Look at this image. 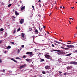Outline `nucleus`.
Masks as SVG:
<instances>
[{
    "instance_id": "nucleus-25",
    "label": "nucleus",
    "mask_w": 77,
    "mask_h": 77,
    "mask_svg": "<svg viewBox=\"0 0 77 77\" xmlns=\"http://www.w3.org/2000/svg\"><path fill=\"white\" fill-rule=\"evenodd\" d=\"M0 31H1V32H3V30H4V29L3 28H1L0 29Z\"/></svg>"
},
{
    "instance_id": "nucleus-40",
    "label": "nucleus",
    "mask_w": 77,
    "mask_h": 77,
    "mask_svg": "<svg viewBox=\"0 0 77 77\" xmlns=\"http://www.w3.org/2000/svg\"><path fill=\"white\" fill-rule=\"evenodd\" d=\"M64 75H66V73L65 72L63 74Z\"/></svg>"
},
{
    "instance_id": "nucleus-49",
    "label": "nucleus",
    "mask_w": 77,
    "mask_h": 77,
    "mask_svg": "<svg viewBox=\"0 0 77 77\" xmlns=\"http://www.w3.org/2000/svg\"><path fill=\"white\" fill-rule=\"evenodd\" d=\"M45 27H45V26H43V28H44V29H45Z\"/></svg>"
},
{
    "instance_id": "nucleus-23",
    "label": "nucleus",
    "mask_w": 77,
    "mask_h": 77,
    "mask_svg": "<svg viewBox=\"0 0 77 77\" xmlns=\"http://www.w3.org/2000/svg\"><path fill=\"white\" fill-rule=\"evenodd\" d=\"M12 4H9L8 5V7H11V6H12Z\"/></svg>"
},
{
    "instance_id": "nucleus-13",
    "label": "nucleus",
    "mask_w": 77,
    "mask_h": 77,
    "mask_svg": "<svg viewBox=\"0 0 77 77\" xmlns=\"http://www.w3.org/2000/svg\"><path fill=\"white\" fill-rule=\"evenodd\" d=\"M11 60H13V61H14V62H15L16 63H17V61H16V60H15L13 58H11Z\"/></svg>"
},
{
    "instance_id": "nucleus-44",
    "label": "nucleus",
    "mask_w": 77,
    "mask_h": 77,
    "mask_svg": "<svg viewBox=\"0 0 77 77\" xmlns=\"http://www.w3.org/2000/svg\"><path fill=\"white\" fill-rule=\"evenodd\" d=\"M2 60H0V63H2Z\"/></svg>"
},
{
    "instance_id": "nucleus-27",
    "label": "nucleus",
    "mask_w": 77,
    "mask_h": 77,
    "mask_svg": "<svg viewBox=\"0 0 77 77\" xmlns=\"http://www.w3.org/2000/svg\"><path fill=\"white\" fill-rule=\"evenodd\" d=\"M64 49L66 50H69V48H65Z\"/></svg>"
},
{
    "instance_id": "nucleus-10",
    "label": "nucleus",
    "mask_w": 77,
    "mask_h": 77,
    "mask_svg": "<svg viewBox=\"0 0 77 77\" xmlns=\"http://www.w3.org/2000/svg\"><path fill=\"white\" fill-rule=\"evenodd\" d=\"M35 34H38L39 33V32L37 29H36L35 31Z\"/></svg>"
},
{
    "instance_id": "nucleus-7",
    "label": "nucleus",
    "mask_w": 77,
    "mask_h": 77,
    "mask_svg": "<svg viewBox=\"0 0 77 77\" xmlns=\"http://www.w3.org/2000/svg\"><path fill=\"white\" fill-rule=\"evenodd\" d=\"M72 68V67L70 66H68L66 67L67 69L68 70L71 69V68Z\"/></svg>"
},
{
    "instance_id": "nucleus-59",
    "label": "nucleus",
    "mask_w": 77,
    "mask_h": 77,
    "mask_svg": "<svg viewBox=\"0 0 77 77\" xmlns=\"http://www.w3.org/2000/svg\"><path fill=\"white\" fill-rule=\"evenodd\" d=\"M69 20H71V19H72V18H69Z\"/></svg>"
},
{
    "instance_id": "nucleus-14",
    "label": "nucleus",
    "mask_w": 77,
    "mask_h": 77,
    "mask_svg": "<svg viewBox=\"0 0 77 77\" xmlns=\"http://www.w3.org/2000/svg\"><path fill=\"white\" fill-rule=\"evenodd\" d=\"M15 14L16 15H19V13H17V11H15Z\"/></svg>"
},
{
    "instance_id": "nucleus-58",
    "label": "nucleus",
    "mask_w": 77,
    "mask_h": 77,
    "mask_svg": "<svg viewBox=\"0 0 77 77\" xmlns=\"http://www.w3.org/2000/svg\"><path fill=\"white\" fill-rule=\"evenodd\" d=\"M59 75H62V74H61V73H60Z\"/></svg>"
},
{
    "instance_id": "nucleus-30",
    "label": "nucleus",
    "mask_w": 77,
    "mask_h": 77,
    "mask_svg": "<svg viewBox=\"0 0 77 77\" xmlns=\"http://www.w3.org/2000/svg\"><path fill=\"white\" fill-rule=\"evenodd\" d=\"M11 43L12 44H15V43H14V42H11Z\"/></svg>"
},
{
    "instance_id": "nucleus-17",
    "label": "nucleus",
    "mask_w": 77,
    "mask_h": 77,
    "mask_svg": "<svg viewBox=\"0 0 77 77\" xmlns=\"http://www.w3.org/2000/svg\"><path fill=\"white\" fill-rule=\"evenodd\" d=\"M74 45H70V48H74Z\"/></svg>"
},
{
    "instance_id": "nucleus-4",
    "label": "nucleus",
    "mask_w": 77,
    "mask_h": 77,
    "mask_svg": "<svg viewBox=\"0 0 77 77\" xmlns=\"http://www.w3.org/2000/svg\"><path fill=\"white\" fill-rule=\"evenodd\" d=\"M26 65L24 64V65L20 66V67H19V68L20 69H22L23 68H25V67H26Z\"/></svg>"
},
{
    "instance_id": "nucleus-42",
    "label": "nucleus",
    "mask_w": 77,
    "mask_h": 77,
    "mask_svg": "<svg viewBox=\"0 0 77 77\" xmlns=\"http://www.w3.org/2000/svg\"><path fill=\"white\" fill-rule=\"evenodd\" d=\"M23 57V58H25L26 57V56L24 55Z\"/></svg>"
},
{
    "instance_id": "nucleus-16",
    "label": "nucleus",
    "mask_w": 77,
    "mask_h": 77,
    "mask_svg": "<svg viewBox=\"0 0 77 77\" xmlns=\"http://www.w3.org/2000/svg\"><path fill=\"white\" fill-rule=\"evenodd\" d=\"M71 54H72L71 53H70V54H67V55H66V56H71Z\"/></svg>"
},
{
    "instance_id": "nucleus-11",
    "label": "nucleus",
    "mask_w": 77,
    "mask_h": 77,
    "mask_svg": "<svg viewBox=\"0 0 77 77\" xmlns=\"http://www.w3.org/2000/svg\"><path fill=\"white\" fill-rule=\"evenodd\" d=\"M23 9H25V6H23L21 8V11H23Z\"/></svg>"
},
{
    "instance_id": "nucleus-2",
    "label": "nucleus",
    "mask_w": 77,
    "mask_h": 77,
    "mask_svg": "<svg viewBox=\"0 0 77 77\" xmlns=\"http://www.w3.org/2000/svg\"><path fill=\"white\" fill-rule=\"evenodd\" d=\"M69 63L72 65H77V62L76 61H71Z\"/></svg>"
},
{
    "instance_id": "nucleus-55",
    "label": "nucleus",
    "mask_w": 77,
    "mask_h": 77,
    "mask_svg": "<svg viewBox=\"0 0 77 77\" xmlns=\"http://www.w3.org/2000/svg\"><path fill=\"white\" fill-rule=\"evenodd\" d=\"M39 54L40 55L41 54V53H39Z\"/></svg>"
},
{
    "instance_id": "nucleus-47",
    "label": "nucleus",
    "mask_w": 77,
    "mask_h": 77,
    "mask_svg": "<svg viewBox=\"0 0 77 77\" xmlns=\"http://www.w3.org/2000/svg\"><path fill=\"white\" fill-rule=\"evenodd\" d=\"M75 52H76V53H77V50H76L75 51H74Z\"/></svg>"
},
{
    "instance_id": "nucleus-53",
    "label": "nucleus",
    "mask_w": 77,
    "mask_h": 77,
    "mask_svg": "<svg viewBox=\"0 0 77 77\" xmlns=\"http://www.w3.org/2000/svg\"><path fill=\"white\" fill-rule=\"evenodd\" d=\"M75 37H76V36H77L75 35L76 34H75Z\"/></svg>"
},
{
    "instance_id": "nucleus-33",
    "label": "nucleus",
    "mask_w": 77,
    "mask_h": 77,
    "mask_svg": "<svg viewBox=\"0 0 77 77\" xmlns=\"http://www.w3.org/2000/svg\"><path fill=\"white\" fill-rule=\"evenodd\" d=\"M41 29L42 32L43 33H44V30H43V31H42V28H41Z\"/></svg>"
},
{
    "instance_id": "nucleus-12",
    "label": "nucleus",
    "mask_w": 77,
    "mask_h": 77,
    "mask_svg": "<svg viewBox=\"0 0 77 77\" xmlns=\"http://www.w3.org/2000/svg\"><path fill=\"white\" fill-rule=\"evenodd\" d=\"M54 42H56V43H57V44H60V42H57V41L54 40Z\"/></svg>"
},
{
    "instance_id": "nucleus-22",
    "label": "nucleus",
    "mask_w": 77,
    "mask_h": 77,
    "mask_svg": "<svg viewBox=\"0 0 77 77\" xmlns=\"http://www.w3.org/2000/svg\"><path fill=\"white\" fill-rule=\"evenodd\" d=\"M65 45H66L65 44H63L62 45V47H63V48L64 47H65Z\"/></svg>"
},
{
    "instance_id": "nucleus-39",
    "label": "nucleus",
    "mask_w": 77,
    "mask_h": 77,
    "mask_svg": "<svg viewBox=\"0 0 77 77\" xmlns=\"http://www.w3.org/2000/svg\"><path fill=\"white\" fill-rule=\"evenodd\" d=\"M15 32H16L15 30H14V32H13V33H15Z\"/></svg>"
},
{
    "instance_id": "nucleus-54",
    "label": "nucleus",
    "mask_w": 77,
    "mask_h": 77,
    "mask_svg": "<svg viewBox=\"0 0 77 77\" xmlns=\"http://www.w3.org/2000/svg\"><path fill=\"white\" fill-rule=\"evenodd\" d=\"M29 30H30V31H31V30H32V29H30Z\"/></svg>"
},
{
    "instance_id": "nucleus-15",
    "label": "nucleus",
    "mask_w": 77,
    "mask_h": 77,
    "mask_svg": "<svg viewBox=\"0 0 77 77\" xmlns=\"http://www.w3.org/2000/svg\"><path fill=\"white\" fill-rule=\"evenodd\" d=\"M68 42L67 43V44H73L74 43H71V42L69 41H68Z\"/></svg>"
},
{
    "instance_id": "nucleus-29",
    "label": "nucleus",
    "mask_w": 77,
    "mask_h": 77,
    "mask_svg": "<svg viewBox=\"0 0 77 77\" xmlns=\"http://www.w3.org/2000/svg\"><path fill=\"white\" fill-rule=\"evenodd\" d=\"M32 8L33 9V10H35V8L34 7V6L32 5Z\"/></svg>"
},
{
    "instance_id": "nucleus-37",
    "label": "nucleus",
    "mask_w": 77,
    "mask_h": 77,
    "mask_svg": "<svg viewBox=\"0 0 77 77\" xmlns=\"http://www.w3.org/2000/svg\"><path fill=\"white\" fill-rule=\"evenodd\" d=\"M52 47H54V45H53V44H52Z\"/></svg>"
},
{
    "instance_id": "nucleus-21",
    "label": "nucleus",
    "mask_w": 77,
    "mask_h": 77,
    "mask_svg": "<svg viewBox=\"0 0 77 77\" xmlns=\"http://www.w3.org/2000/svg\"><path fill=\"white\" fill-rule=\"evenodd\" d=\"M44 60L43 59H41L40 60V62H44Z\"/></svg>"
},
{
    "instance_id": "nucleus-56",
    "label": "nucleus",
    "mask_w": 77,
    "mask_h": 77,
    "mask_svg": "<svg viewBox=\"0 0 77 77\" xmlns=\"http://www.w3.org/2000/svg\"><path fill=\"white\" fill-rule=\"evenodd\" d=\"M60 9H62V6L60 7Z\"/></svg>"
},
{
    "instance_id": "nucleus-20",
    "label": "nucleus",
    "mask_w": 77,
    "mask_h": 77,
    "mask_svg": "<svg viewBox=\"0 0 77 77\" xmlns=\"http://www.w3.org/2000/svg\"><path fill=\"white\" fill-rule=\"evenodd\" d=\"M62 60V59L60 58L58 60V62H60Z\"/></svg>"
},
{
    "instance_id": "nucleus-32",
    "label": "nucleus",
    "mask_w": 77,
    "mask_h": 77,
    "mask_svg": "<svg viewBox=\"0 0 77 77\" xmlns=\"http://www.w3.org/2000/svg\"><path fill=\"white\" fill-rule=\"evenodd\" d=\"M16 59H20V58L19 57H17L16 58Z\"/></svg>"
},
{
    "instance_id": "nucleus-38",
    "label": "nucleus",
    "mask_w": 77,
    "mask_h": 77,
    "mask_svg": "<svg viewBox=\"0 0 77 77\" xmlns=\"http://www.w3.org/2000/svg\"><path fill=\"white\" fill-rule=\"evenodd\" d=\"M2 71H3V72H5V69H3Z\"/></svg>"
},
{
    "instance_id": "nucleus-18",
    "label": "nucleus",
    "mask_w": 77,
    "mask_h": 77,
    "mask_svg": "<svg viewBox=\"0 0 77 77\" xmlns=\"http://www.w3.org/2000/svg\"><path fill=\"white\" fill-rule=\"evenodd\" d=\"M67 47H68V48H71V45H67Z\"/></svg>"
},
{
    "instance_id": "nucleus-64",
    "label": "nucleus",
    "mask_w": 77,
    "mask_h": 77,
    "mask_svg": "<svg viewBox=\"0 0 77 77\" xmlns=\"http://www.w3.org/2000/svg\"><path fill=\"white\" fill-rule=\"evenodd\" d=\"M6 53V51H5V53Z\"/></svg>"
},
{
    "instance_id": "nucleus-41",
    "label": "nucleus",
    "mask_w": 77,
    "mask_h": 77,
    "mask_svg": "<svg viewBox=\"0 0 77 77\" xmlns=\"http://www.w3.org/2000/svg\"><path fill=\"white\" fill-rule=\"evenodd\" d=\"M38 5L40 6V7H41V4H39Z\"/></svg>"
},
{
    "instance_id": "nucleus-36",
    "label": "nucleus",
    "mask_w": 77,
    "mask_h": 77,
    "mask_svg": "<svg viewBox=\"0 0 77 77\" xmlns=\"http://www.w3.org/2000/svg\"><path fill=\"white\" fill-rule=\"evenodd\" d=\"M58 72H59V73H60V74H62V72H60V71H59Z\"/></svg>"
},
{
    "instance_id": "nucleus-9",
    "label": "nucleus",
    "mask_w": 77,
    "mask_h": 77,
    "mask_svg": "<svg viewBox=\"0 0 77 77\" xmlns=\"http://www.w3.org/2000/svg\"><path fill=\"white\" fill-rule=\"evenodd\" d=\"M24 23V19H21L20 21V24H22Z\"/></svg>"
},
{
    "instance_id": "nucleus-57",
    "label": "nucleus",
    "mask_w": 77,
    "mask_h": 77,
    "mask_svg": "<svg viewBox=\"0 0 77 77\" xmlns=\"http://www.w3.org/2000/svg\"><path fill=\"white\" fill-rule=\"evenodd\" d=\"M59 41H62V40H61L60 39Z\"/></svg>"
},
{
    "instance_id": "nucleus-19",
    "label": "nucleus",
    "mask_w": 77,
    "mask_h": 77,
    "mask_svg": "<svg viewBox=\"0 0 77 77\" xmlns=\"http://www.w3.org/2000/svg\"><path fill=\"white\" fill-rule=\"evenodd\" d=\"M42 73L43 74H45V71H43L42 72Z\"/></svg>"
},
{
    "instance_id": "nucleus-35",
    "label": "nucleus",
    "mask_w": 77,
    "mask_h": 77,
    "mask_svg": "<svg viewBox=\"0 0 77 77\" xmlns=\"http://www.w3.org/2000/svg\"><path fill=\"white\" fill-rule=\"evenodd\" d=\"M22 48H24V45H22Z\"/></svg>"
},
{
    "instance_id": "nucleus-3",
    "label": "nucleus",
    "mask_w": 77,
    "mask_h": 77,
    "mask_svg": "<svg viewBox=\"0 0 77 77\" xmlns=\"http://www.w3.org/2000/svg\"><path fill=\"white\" fill-rule=\"evenodd\" d=\"M33 53L32 52H27L26 53V54H29V56H32L33 55Z\"/></svg>"
},
{
    "instance_id": "nucleus-48",
    "label": "nucleus",
    "mask_w": 77,
    "mask_h": 77,
    "mask_svg": "<svg viewBox=\"0 0 77 77\" xmlns=\"http://www.w3.org/2000/svg\"><path fill=\"white\" fill-rule=\"evenodd\" d=\"M2 41H0V44H1V43H2Z\"/></svg>"
},
{
    "instance_id": "nucleus-1",
    "label": "nucleus",
    "mask_w": 77,
    "mask_h": 77,
    "mask_svg": "<svg viewBox=\"0 0 77 77\" xmlns=\"http://www.w3.org/2000/svg\"><path fill=\"white\" fill-rule=\"evenodd\" d=\"M45 57L48 59H50V60H51V57L50 56L48 55L45 54Z\"/></svg>"
},
{
    "instance_id": "nucleus-63",
    "label": "nucleus",
    "mask_w": 77,
    "mask_h": 77,
    "mask_svg": "<svg viewBox=\"0 0 77 77\" xmlns=\"http://www.w3.org/2000/svg\"><path fill=\"white\" fill-rule=\"evenodd\" d=\"M54 45H56V43H54Z\"/></svg>"
},
{
    "instance_id": "nucleus-45",
    "label": "nucleus",
    "mask_w": 77,
    "mask_h": 77,
    "mask_svg": "<svg viewBox=\"0 0 77 77\" xmlns=\"http://www.w3.org/2000/svg\"><path fill=\"white\" fill-rule=\"evenodd\" d=\"M47 33H48V34H50V33H49V32H48L47 31Z\"/></svg>"
},
{
    "instance_id": "nucleus-61",
    "label": "nucleus",
    "mask_w": 77,
    "mask_h": 77,
    "mask_svg": "<svg viewBox=\"0 0 77 77\" xmlns=\"http://www.w3.org/2000/svg\"><path fill=\"white\" fill-rule=\"evenodd\" d=\"M39 29L40 30H41V28H40V27H39Z\"/></svg>"
},
{
    "instance_id": "nucleus-52",
    "label": "nucleus",
    "mask_w": 77,
    "mask_h": 77,
    "mask_svg": "<svg viewBox=\"0 0 77 77\" xmlns=\"http://www.w3.org/2000/svg\"><path fill=\"white\" fill-rule=\"evenodd\" d=\"M47 72H48V73H50V72L48 71H47Z\"/></svg>"
},
{
    "instance_id": "nucleus-8",
    "label": "nucleus",
    "mask_w": 77,
    "mask_h": 77,
    "mask_svg": "<svg viewBox=\"0 0 77 77\" xmlns=\"http://www.w3.org/2000/svg\"><path fill=\"white\" fill-rule=\"evenodd\" d=\"M45 69H50V66H46L45 67Z\"/></svg>"
},
{
    "instance_id": "nucleus-50",
    "label": "nucleus",
    "mask_w": 77,
    "mask_h": 77,
    "mask_svg": "<svg viewBox=\"0 0 77 77\" xmlns=\"http://www.w3.org/2000/svg\"><path fill=\"white\" fill-rule=\"evenodd\" d=\"M71 8H72V9H74V7H71Z\"/></svg>"
},
{
    "instance_id": "nucleus-43",
    "label": "nucleus",
    "mask_w": 77,
    "mask_h": 77,
    "mask_svg": "<svg viewBox=\"0 0 77 77\" xmlns=\"http://www.w3.org/2000/svg\"><path fill=\"white\" fill-rule=\"evenodd\" d=\"M41 2V1L40 0H39L38 1V2L39 3L40 2Z\"/></svg>"
},
{
    "instance_id": "nucleus-6",
    "label": "nucleus",
    "mask_w": 77,
    "mask_h": 77,
    "mask_svg": "<svg viewBox=\"0 0 77 77\" xmlns=\"http://www.w3.org/2000/svg\"><path fill=\"white\" fill-rule=\"evenodd\" d=\"M22 38H23V40H24L25 39H26V37H24V33H22Z\"/></svg>"
},
{
    "instance_id": "nucleus-26",
    "label": "nucleus",
    "mask_w": 77,
    "mask_h": 77,
    "mask_svg": "<svg viewBox=\"0 0 77 77\" xmlns=\"http://www.w3.org/2000/svg\"><path fill=\"white\" fill-rule=\"evenodd\" d=\"M11 48V47L9 45L7 47V48L9 49V48Z\"/></svg>"
},
{
    "instance_id": "nucleus-31",
    "label": "nucleus",
    "mask_w": 77,
    "mask_h": 77,
    "mask_svg": "<svg viewBox=\"0 0 77 77\" xmlns=\"http://www.w3.org/2000/svg\"><path fill=\"white\" fill-rule=\"evenodd\" d=\"M20 50L18 49V50L17 51V53H20Z\"/></svg>"
},
{
    "instance_id": "nucleus-28",
    "label": "nucleus",
    "mask_w": 77,
    "mask_h": 77,
    "mask_svg": "<svg viewBox=\"0 0 77 77\" xmlns=\"http://www.w3.org/2000/svg\"><path fill=\"white\" fill-rule=\"evenodd\" d=\"M20 30V28H19V29H17V32H19Z\"/></svg>"
},
{
    "instance_id": "nucleus-24",
    "label": "nucleus",
    "mask_w": 77,
    "mask_h": 77,
    "mask_svg": "<svg viewBox=\"0 0 77 77\" xmlns=\"http://www.w3.org/2000/svg\"><path fill=\"white\" fill-rule=\"evenodd\" d=\"M26 61H27L28 62H30V60L29 59H26Z\"/></svg>"
},
{
    "instance_id": "nucleus-5",
    "label": "nucleus",
    "mask_w": 77,
    "mask_h": 77,
    "mask_svg": "<svg viewBox=\"0 0 77 77\" xmlns=\"http://www.w3.org/2000/svg\"><path fill=\"white\" fill-rule=\"evenodd\" d=\"M50 51L51 52H53V51H57V52H60L61 51H60L58 50H53L52 51Z\"/></svg>"
},
{
    "instance_id": "nucleus-51",
    "label": "nucleus",
    "mask_w": 77,
    "mask_h": 77,
    "mask_svg": "<svg viewBox=\"0 0 77 77\" xmlns=\"http://www.w3.org/2000/svg\"><path fill=\"white\" fill-rule=\"evenodd\" d=\"M69 23H70V24H71V22H70V21H69Z\"/></svg>"
},
{
    "instance_id": "nucleus-46",
    "label": "nucleus",
    "mask_w": 77,
    "mask_h": 77,
    "mask_svg": "<svg viewBox=\"0 0 77 77\" xmlns=\"http://www.w3.org/2000/svg\"><path fill=\"white\" fill-rule=\"evenodd\" d=\"M55 45H56V46H58V45H59L56 44Z\"/></svg>"
},
{
    "instance_id": "nucleus-34",
    "label": "nucleus",
    "mask_w": 77,
    "mask_h": 77,
    "mask_svg": "<svg viewBox=\"0 0 77 77\" xmlns=\"http://www.w3.org/2000/svg\"><path fill=\"white\" fill-rule=\"evenodd\" d=\"M35 52H37V50L36 49H35Z\"/></svg>"
},
{
    "instance_id": "nucleus-60",
    "label": "nucleus",
    "mask_w": 77,
    "mask_h": 77,
    "mask_svg": "<svg viewBox=\"0 0 77 77\" xmlns=\"http://www.w3.org/2000/svg\"><path fill=\"white\" fill-rule=\"evenodd\" d=\"M63 9H65V7L63 6Z\"/></svg>"
},
{
    "instance_id": "nucleus-62",
    "label": "nucleus",
    "mask_w": 77,
    "mask_h": 77,
    "mask_svg": "<svg viewBox=\"0 0 77 77\" xmlns=\"http://www.w3.org/2000/svg\"><path fill=\"white\" fill-rule=\"evenodd\" d=\"M51 15V13L49 15V16H50Z\"/></svg>"
}]
</instances>
